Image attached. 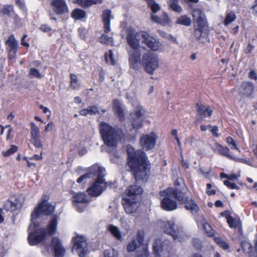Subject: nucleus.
I'll return each mask as SVG.
<instances>
[{
    "label": "nucleus",
    "instance_id": "38",
    "mask_svg": "<svg viewBox=\"0 0 257 257\" xmlns=\"http://www.w3.org/2000/svg\"><path fill=\"white\" fill-rule=\"evenodd\" d=\"M31 125V132L30 135L31 138H36L40 137V131L38 127H37L34 122H31L30 123Z\"/></svg>",
    "mask_w": 257,
    "mask_h": 257
},
{
    "label": "nucleus",
    "instance_id": "23",
    "mask_svg": "<svg viewBox=\"0 0 257 257\" xmlns=\"http://www.w3.org/2000/svg\"><path fill=\"white\" fill-rule=\"evenodd\" d=\"M73 201L74 205L77 210L82 212L86 207L85 203H88L89 200L84 193H79L74 195Z\"/></svg>",
    "mask_w": 257,
    "mask_h": 257
},
{
    "label": "nucleus",
    "instance_id": "28",
    "mask_svg": "<svg viewBox=\"0 0 257 257\" xmlns=\"http://www.w3.org/2000/svg\"><path fill=\"white\" fill-rule=\"evenodd\" d=\"M107 229L116 239L120 241L123 240V235L118 227L112 224H109L107 226Z\"/></svg>",
    "mask_w": 257,
    "mask_h": 257
},
{
    "label": "nucleus",
    "instance_id": "24",
    "mask_svg": "<svg viewBox=\"0 0 257 257\" xmlns=\"http://www.w3.org/2000/svg\"><path fill=\"white\" fill-rule=\"evenodd\" d=\"M142 38L143 42L146 44L147 47L152 51H157L159 46L158 43L153 41V38L147 32H142Z\"/></svg>",
    "mask_w": 257,
    "mask_h": 257
},
{
    "label": "nucleus",
    "instance_id": "2",
    "mask_svg": "<svg viewBox=\"0 0 257 257\" xmlns=\"http://www.w3.org/2000/svg\"><path fill=\"white\" fill-rule=\"evenodd\" d=\"M98 127L100 135L105 145V151L115 158L119 159L120 155L117 148L123 134L122 130L104 121L100 122Z\"/></svg>",
    "mask_w": 257,
    "mask_h": 257
},
{
    "label": "nucleus",
    "instance_id": "59",
    "mask_svg": "<svg viewBox=\"0 0 257 257\" xmlns=\"http://www.w3.org/2000/svg\"><path fill=\"white\" fill-rule=\"evenodd\" d=\"M251 10L252 11L251 13L253 15L256 16L257 15V0H255L252 6L251 7Z\"/></svg>",
    "mask_w": 257,
    "mask_h": 257
},
{
    "label": "nucleus",
    "instance_id": "14",
    "mask_svg": "<svg viewBox=\"0 0 257 257\" xmlns=\"http://www.w3.org/2000/svg\"><path fill=\"white\" fill-rule=\"evenodd\" d=\"M142 32H136L134 28H130L126 33V42L132 50H139L140 41L142 37Z\"/></svg>",
    "mask_w": 257,
    "mask_h": 257
},
{
    "label": "nucleus",
    "instance_id": "33",
    "mask_svg": "<svg viewBox=\"0 0 257 257\" xmlns=\"http://www.w3.org/2000/svg\"><path fill=\"white\" fill-rule=\"evenodd\" d=\"M148 7L151 10L152 14H155L161 10V7L155 0H145Z\"/></svg>",
    "mask_w": 257,
    "mask_h": 257
},
{
    "label": "nucleus",
    "instance_id": "40",
    "mask_svg": "<svg viewBox=\"0 0 257 257\" xmlns=\"http://www.w3.org/2000/svg\"><path fill=\"white\" fill-rule=\"evenodd\" d=\"M78 80L77 76L74 74H70V87L73 89H77L79 87L78 83Z\"/></svg>",
    "mask_w": 257,
    "mask_h": 257
},
{
    "label": "nucleus",
    "instance_id": "61",
    "mask_svg": "<svg viewBox=\"0 0 257 257\" xmlns=\"http://www.w3.org/2000/svg\"><path fill=\"white\" fill-rule=\"evenodd\" d=\"M248 77L251 79H253V80H256L257 79L256 73L253 70H251V71H250V72H249V73L248 74Z\"/></svg>",
    "mask_w": 257,
    "mask_h": 257
},
{
    "label": "nucleus",
    "instance_id": "25",
    "mask_svg": "<svg viewBox=\"0 0 257 257\" xmlns=\"http://www.w3.org/2000/svg\"><path fill=\"white\" fill-rule=\"evenodd\" d=\"M112 109L115 114L119 120L122 121L124 119L125 113L122 108L120 101L118 99H114L112 102Z\"/></svg>",
    "mask_w": 257,
    "mask_h": 257
},
{
    "label": "nucleus",
    "instance_id": "19",
    "mask_svg": "<svg viewBox=\"0 0 257 257\" xmlns=\"http://www.w3.org/2000/svg\"><path fill=\"white\" fill-rule=\"evenodd\" d=\"M196 113V121L201 122L202 120L207 116L210 117L213 113V110L209 106L206 107L200 102H197L195 104Z\"/></svg>",
    "mask_w": 257,
    "mask_h": 257
},
{
    "label": "nucleus",
    "instance_id": "44",
    "mask_svg": "<svg viewBox=\"0 0 257 257\" xmlns=\"http://www.w3.org/2000/svg\"><path fill=\"white\" fill-rule=\"evenodd\" d=\"M118 252L114 249L109 248L104 251V257H117Z\"/></svg>",
    "mask_w": 257,
    "mask_h": 257
},
{
    "label": "nucleus",
    "instance_id": "6",
    "mask_svg": "<svg viewBox=\"0 0 257 257\" xmlns=\"http://www.w3.org/2000/svg\"><path fill=\"white\" fill-rule=\"evenodd\" d=\"M143 192V189L138 185L131 186L126 190L127 197L123 199V207L125 212L128 214H134L138 210L139 203L137 201V196Z\"/></svg>",
    "mask_w": 257,
    "mask_h": 257
},
{
    "label": "nucleus",
    "instance_id": "45",
    "mask_svg": "<svg viewBox=\"0 0 257 257\" xmlns=\"http://www.w3.org/2000/svg\"><path fill=\"white\" fill-rule=\"evenodd\" d=\"M99 42L103 44H110L113 42V39L112 37H108L105 34H102L99 38Z\"/></svg>",
    "mask_w": 257,
    "mask_h": 257
},
{
    "label": "nucleus",
    "instance_id": "16",
    "mask_svg": "<svg viewBox=\"0 0 257 257\" xmlns=\"http://www.w3.org/2000/svg\"><path fill=\"white\" fill-rule=\"evenodd\" d=\"M127 161H149L148 157L143 150H136L131 145L126 147Z\"/></svg>",
    "mask_w": 257,
    "mask_h": 257
},
{
    "label": "nucleus",
    "instance_id": "47",
    "mask_svg": "<svg viewBox=\"0 0 257 257\" xmlns=\"http://www.w3.org/2000/svg\"><path fill=\"white\" fill-rule=\"evenodd\" d=\"M74 3L78 4L83 8H86L92 6L91 0H76Z\"/></svg>",
    "mask_w": 257,
    "mask_h": 257
},
{
    "label": "nucleus",
    "instance_id": "36",
    "mask_svg": "<svg viewBox=\"0 0 257 257\" xmlns=\"http://www.w3.org/2000/svg\"><path fill=\"white\" fill-rule=\"evenodd\" d=\"M12 12H14V8L11 5H5L3 8L0 9V14L4 16L10 17Z\"/></svg>",
    "mask_w": 257,
    "mask_h": 257
},
{
    "label": "nucleus",
    "instance_id": "51",
    "mask_svg": "<svg viewBox=\"0 0 257 257\" xmlns=\"http://www.w3.org/2000/svg\"><path fill=\"white\" fill-rule=\"evenodd\" d=\"M226 142L229 145L231 146V148L232 149H237V144L232 138L231 137H228L226 138Z\"/></svg>",
    "mask_w": 257,
    "mask_h": 257
},
{
    "label": "nucleus",
    "instance_id": "46",
    "mask_svg": "<svg viewBox=\"0 0 257 257\" xmlns=\"http://www.w3.org/2000/svg\"><path fill=\"white\" fill-rule=\"evenodd\" d=\"M88 114L91 115L99 114L100 112L98 110V107L96 105H90L87 107Z\"/></svg>",
    "mask_w": 257,
    "mask_h": 257
},
{
    "label": "nucleus",
    "instance_id": "30",
    "mask_svg": "<svg viewBox=\"0 0 257 257\" xmlns=\"http://www.w3.org/2000/svg\"><path fill=\"white\" fill-rule=\"evenodd\" d=\"M71 16L75 21L81 20L87 16L86 12L79 8L74 9L71 12Z\"/></svg>",
    "mask_w": 257,
    "mask_h": 257
},
{
    "label": "nucleus",
    "instance_id": "3",
    "mask_svg": "<svg viewBox=\"0 0 257 257\" xmlns=\"http://www.w3.org/2000/svg\"><path fill=\"white\" fill-rule=\"evenodd\" d=\"M161 197V207L167 211H172L177 208L176 200L180 203H183L185 199V194L178 192L172 187H169L160 192Z\"/></svg>",
    "mask_w": 257,
    "mask_h": 257
},
{
    "label": "nucleus",
    "instance_id": "64",
    "mask_svg": "<svg viewBox=\"0 0 257 257\" xmlns=\"http://www.w3.org/2000/svg\"><path fill=\"white\" fill-rule=\"evenodd\" d=\"M254 46H253L251 44H250V43H249L245 49V53L246 54L250 53L252 51V50L254 49Z\"/></svg>",
    "mask_w": 257,
    "mask_h": 257
},
{
    "label": "nucleus",
    "instance_id": "53",
    "mask_svg": "<svg viewBox=\"0 0 257 257\" xmlns=\"http://www.w3.org/2000/svg\"><path fill=\"white\" fill-rule=\"evenodd\" d=\"M32 144L36 148H39L42 147L41 142L40 139V137L31 138Z\"/></svg>",
    "mask_w": 257,
    "mask_h": 257
},
{
    "label": "nucleus",
    "instance_id": "5",
    "mask_svg": "<svg viewBox=\"0 0 257 257\" xmlns=\"http://www.w3.org/2000/svg\"><path fill=\"white\" fill-rule=\"evenodd\" d=\"M126 169L131 171L137 182H146L150 175V164L148 162H127Z\"/></svg>",
    "mask_w": 257,
    "mask_h": 257
},
{
    "label": "nucleus",
    "instance_id": "26",
    "mask_svg": "<svg viewBox=\"0 0 257 257\" xmlns=\"http://www.w3.org/2000/svg\"><path fill=\"white\" fill-rule=\"evenodd\" d=\"M111 11L109 9L103 11L102 13V22L104 24V32L108 33L110 31V17Z\"/></svg>",
    "mask_w": 257,
    "mask_h": 257
},
{
    "label": "nucleus",
    "instance_id": "54",
    "mask_svg": "<svg viewBox=\"0 0 257 257\" xmlns=\"http://www.w3.org/2000/svg\"><path fill=\"white\" fill-rule=\"evenodd\" d=\"M192 243L194 246L197 249H200L201 247L202 243L201 240L198 238H193Z\"/></svg>",
    "mask_w": 257,
    "mask_h": 257
},
{
    "label": "nucleus",
    "instance_id": "35",
    "mask_svg": "<svg viewBox=\"0 0 257 257\" xmlns=\"http://www.w3.org/2000/svg\"><path fill=\"white\" fill-rule=\"evenodd\" d=\"M96 174V172H93L91 171V167L90 168V171L89 173L85 174L81 176H80L79 178H78L77 180V182L78 183H81L82 182H85L88 179L93 178L95 174Z\"/></svg>",
    "mask_w": 257,
    "mask_h": 257
},
{
    "label": "nucleus",
    "instance_id": "55",
    "mask_svg": "<svg viewBox=\"0 0 257 257\" xmlns=\"http://www.w3.org/2000/svg\"><path fill=\"white\" fill-rule=\"evenodd\" d=\"M40 30L44 33H47L52 30V28L47 24H42L40 27Z\"/></svg>",
    "mask_w": 257,
    "mask_h": 257
},
{
    "label": "nucleus",
    "instance_id": "1",
    "mask_svg": "<svg viewBox=\"0 0 257 257\" xmlns=\"http://www.w3.org/2000/svg\"><path fill=\"white\" fill-rule=\"evenodd\" d=\"M55 206L46 201L40 202L31 213V223L29 228L28 238L30 245H36L44 240L48 235L54 234L57 226V218H52L47 229L40 228L35 224V220L43 215H49L54 212Z\"/></svg>",
    "mask_w": 257,
    "mask_h": 257
},
{
    "label": "nucleus",
    "instance_id": "43",
    "mask_svg": "<svg viewBox=\"0 0 257 257\" xmlns=\"http://www.w3.org/2000/svg\"><path fill=\"white\" fill-rule=\"evenodd\" d=\"M215 242L223 249H227L229 248L228 244L223 240L221 238L219 237H215L214 238Z\"/></svg>",
    "mask_w": 257,
    "mask_h": 257
},
{
    "label": "nucleus",
    "instance_id": "4",
    "mask_svg": "<svg viewBox=\"0 0 257 257\" xmlns=\"http://www.w3.org/2000/svg\"><path fill=\"white\" fill-rule=\"evenodd\" d=\"M203 11L198 8L192 11V15L193 19L196 20L197 25H194V36L196 40L200 43L204 44L210 42L209 30L206 25V22L203 18Z\"/></svg>",
    "mask_w": 257,
    "mask_h": 257
},
{
    "label": "nucleus",
    "instance_id": "32",
    "mask_svg": "<svg viewBox=\"0 0 257 257\" xmlns=\"http://www.w3.org/2000/svg\"><path fill=\"white\" fill-rule=\"evenodd\" d=\"M175 24L186 27H189L192 24V20L187 15H182L177 19Z\"/></svg>",
    "mask_w": 257,
    "mask_h": 257
},
{
    "label": "nucleus",
    "instance_id": "27",
    "mask_svg": "<svg viewBox=\"0 0 257 257\" xmlns=\"http://www.w3.org/2000/svg\"><path fill=\"white\" fill-rule=\"evenodd\" d=\"M151 19L154 22L162 26H165L170 22L168 15L166 12H164L161 17H158L156 14H151Z\"/></svg>",
    "mask_w": 257,
    "mask_h": 257
},
{
    "label": "nucleus",
    "instance_id": "29",
    "mask_svg": "<svg viewBox=\"0 0 257 257\" xmlns=\"http://www.w3.org/2000/svg\"><path fill=\"white\" fill-rule=\"evenodd\" d=\"M154 251L157 257H160L162 255H165L164 257H167L165 253V246H163L162 242L160 239L156 240L153 245Z\"/></svg>",
    "mask_w": 257,
    "mask_h": 257
},
{
    "label": "nucleus",
    "instance_id": "12",
    "mask_svg": "<svg viewBox=\"0 0 257 257\" xmlns=\"http://www.w3.org/2000/svg\"><path fill=\"white\" fill-rule=\"evenodd\" d=\"M42 252L45 255L54 252L55 257H63L65 249L62 246L61 242L58 238L54 237L52 240V246L45 247Z\"/></svg>",
    "mask_w": 257,
    "mask_h": 257
},
{
    "label": "nucleus",
    "instance_id": "20",
    "mask_svg": "<svg viewBox=\"0 0 257 257\" xmlns=\"http://www.w3.org/2000/svg\"><path fill=\"white\" fill-rule=\"evenodd\" d=\"M50 5L54 13L56 15H62L69 12L65 0H52Z\"/></svg>",
    "mask_w": 257,
    "mask_h": 257
},
{
    "label": "nucleus",
    "instance_id": "34",
    "mask_svg": "<svg viewBox=\"0 0 257 257\" xmlns=\"http://www.w3.org/2000/svg\"><path fill=\"white\" fill-rule=\"evenodd\" d=\"M216 148L218 152L221 155L226 157L229 159H232V157L229 155V149L227 147H223V146L218 144Z\"/></svg>",
    "mask_w": 257,
    "mask_h": 257
},
{
    "label": "nucleus",
    "instance_id": "39",
    "mask_svg": "<svg viewBox=\"0 0 257 257\" xmlns=\"http://www.w3.org/2000/svg\"><path fill=\"white\" fill-rule=\"evenodd\" d=\"M236 18L235 14L233 12H230L227 14L223 22L224 25L225 26L229 25L235 20Z\"/></svg>",
    "mask_w": 257,
    "mask_h": 257
},
{
    "label": "nucleus",
    "instance_id": "56",
    "mask_svg": "<svg viewBox=\"0 0 257 257\" xmlns=\"http://www.w3.org/2000/svg\"><path fill=\"white\" fill-rule=\"evenodd\" d=\"M227 222L230 227L235 228L237 226L236 220L232 217H228Z\"/></svg>",
    "mask_w": 257,
    "mask_h": 257
},
{
    "label": "nucleus",
    "instance_id": "15",
    "mask_svg": "<svg viewBox=\"0 0 257 257\" xmlns=\"http://www.w3.org/2000/svg\"><path fill=\"white\" fill-rule=\"evenodd\" d=\"M72 251L78 254L79 257H85L88 252L87 243L85 238L77 235L74 238Z\"/></svg>",
    "mask_w": 257,
    "mask_h": 257
},
{
    "label": "nucleus",
    "instance_id": "13",
    "mask_svg": "<svg viewBox=\"0 0 257 257\" xmlns=\"http://www.w3.org/2000/svg\"><path fill=\"white\" fill-rule=\"evenodd\" d=\"M158 139L157 135L154 132L143 135L140 139V144L143 150L147 151L153 149Z\"/></svg>",
    "mask_w": 257,
    "mask_h": 257
},
{
    "label": "nucleus",
    "instance_id": "21",
    "mask_svg": "<svg viewBox=\"0 0 257 257\" xmlns=\"http://www.w3.org/2000/svg\"><path fill=\"white\" fill-rule=\"evenodd\" d=\"M7 45V50L8 51V57L9 59H13L16 58L18 51V43L14 35H11L6 42Z\"/></svg>",
    "mask_w": 257,
    "mask_h": 257
},
{
    "label": "nucleus",
    "instance_id": "50",
    "mask_svg": "<svg viewBox=\"0 0 257 257\" xmlns=\"http://www.w3.org/2000/svg\"><path fill=\"white\" fill-rule=\"evenodd\" d=\"M18 150V147L15 145H12L11 148L6 152H3V155L5 157L9 156L14 153L16 152Z\"/></svg>",
    "mask_w": 257,
    "mask_h": 257
},
{
    "label": "nucleus",
    "instance_id": "62",
    "mask_svg": "<svg viewBox=\"0 0 257 257\" xmlns=\"http://www.w3.org/2000/svg\"><path fill=\"white\" fill-rule=\"evenodd\" d=\"M218 131V128L216 125H214L211 130V133L212 134L213 136L216 137H218V134H217Z\"/></svg>",
    "mask_w": 257,
    "mask_h": 257
},
{
    "label": "nucleus",
    "instance_id": "7",
    "mask_svg": "<svg viewBox=\"0 0 257 257\" xmlns=\"http://www.w3.org/2000/svg\"><path fill=\"white\" fill-rule=\"evenodd\" d=\"M91 171L96 172L94 176H97V180L87 190L88 194L92 196H99L106 188V182L103 177L106 175L105 169L97 165L91 167Z\"/></svg>",
    "mask_w": 257,
    "mask_h": 257
},
{
    "label": "nucleus",
    "instance_id": "41",
    "mask_svg": "<svg viewBox=\"0 0 257 257\" xmlns=\"http://www.w3.org/2000/svg\"><path fill=\"white\" fill-rule=\"evenodd\" d=\"M241 245L242 249L247 253H251L254 250L252 244L247 241H242L241 243Z\"/></svg>",
    "mask_w": 257,
    "mask_h": 257
},
{
    "label": "nucleus",
    "instance_id": "9",
    "mask_svg": "<svg viewBox=\"0 0 257 257\" xmlns=\"http://www.w3.org/2000/svg\"><path fill=\"white\" fill-rule=\"evenodd\" d=\"M144 110L142 106H137L136 110L130 113L131 119L132 128L130 132L134 131L132 133L131 138L132 139H135L137 137L138 131L143 126L144 119L143 116L144 115Z\"/></svg>",
    "mask_w": 257,
    "mask_h": 257
},
{
    "label": "nucleus",
    "instance_id": "31",
    "mask_svg": "<svg viewBox=\"0 0 257 257\" xmlns=\"http://www.w3.org/2000/svg\"><path fill=\"white\" fill-rule=\"evenodd\" d=\"M183 203L185 204V208L187 210L192 212H196L198 210V207L193 200L188 197H186L185 195L184 202Z\"/></svg>",
    "mask_w": 257,
    "mask_h": 257
},
{
    "label": "nucleus",
    "instance_id": "11",
    "mask_svg": "<svg viewBox=\"0 0 257 257\" xmlns=\"http://www.w3.org/2000/svg\"><path fill=\"white\" fill-rule=\"evenodd\" d=\"M144 237L142 236L141 233L138 232L137 236L133 240L128 243L127 246V250L128 252H132L137 250L138 252L142 251L139 254L138 256L148 257V251L147 246L143 243Z\"/></svg>",
    "mask_w": 257,
    "mask_h": 257
},
{
    "label": "nucleus",
    "instance_id": "8",
    "mask_svg": "<svg viewBox=\"0 0 257 257\" xmlns=\"http://www.w3.org/2000/svg\"><path fill=\"white\" fill-rule=\"evenodd\" d=\"M159 225L164 232L171 235L175 240L182 242L188 237L182 228L176 227L173 220L160 221Z\"/></svg>",
    "mask_w": 257,
    "mask_h": 257
},
{
    "label": "nucleus",
    "instance_id": "60",
    "mask_svg": "<svg viewBox=\"0 0 257 257\" xmlns=\"http://www.w3.org/2000/svg\"><path fill=\"white\" fill-rule=\"evenodd\" d=\"M16 4L21 10H24L26 8L25 4L22 0H16Z\"/></svg>",
    "mask_w": 257,
    "mask_h": 257
},
{
    "label": "nucleus",
    "instance_id": "48",
    "mask_svg": "<svg viewBox=\"0 0 257 257\" xmlns=\"http://www.w3.org/2000/svg\"><path fill=\"white\" fill-rule=\"evenodd\" d=\"M29 75L31 77H34L41 79L43 77V75L40 73L39 71L36 68H31Z\"/></svg>",
    "mask_w": 257,
    "mask_h": 257
},
{
    "label": "nucleus",
    "instance_id": "10",
    "mask_svg": "<svg viewBox=\"0 0 257 257\" xmlns=\"http://www.w3.org/2000/svg\"><path fill=\"white\" fill-rule=\"evenodd\" d=\"M158 56L152 52L145 53L142 59V64L145 71L150 75H152L159 66Z\"/></svg>",
    "mask_w": 257,
    "mask_h": 257
},
{
    "label": "nucleus",
    "instance_id": "18",
    "mask_svg": "<svg viewBox=\"0 0 257 257\" xmlns=\"http://www.w3.org/2000/svg\"><path fill=\"white\" fill-rule=\"evenodd\" d=\"M254 87L253 83L247 81H243L239 87L238 93L242 97L251 98L252 97Z\"/></svg>",
    "mask_w": 257,
    "mask_h": 257
},
{
    "label": "nucleus",
    "instance_id": "37",
    "mask_svg": "<svg viewBox=\"0 0 257 257\" xmlns=\"http://www.w3.org/2000/svg\"><path fill=\"white\" fill-rule=\"evenodd\" d=\"M169 4V7L174 12L181 13L182 11V7L179 5V0H173Z\"/></svg>",
    "mask_w": 257,
    "mask_h": 257
},
{
    "label": "nucleus",
    "instance_id": "49",
    "mask_svg": "<svg viewBox=\"0 0 257 257\" xmlns=\"http://www.w3.org/2000/svg\"><path fill=\"white\" fill-rule=\"evenodd\" d=\"M203 227L206 231V233L210 236H212L214 234V230L212 228L211 226L208 223L205 222Z\"/></svg>",
    "mask_w": 257,
    "mask_h": 257
},
{
    "label": "nucleus",
    "instance_id": "63",
    "mask_svg": "<svg viewBox=\"0 0 257 257\" xmlns=\"http://www.w3.org/2000/svg\"><path fill=\"white\" fill-rule=\"evenodd\" d=\"M105 78V72L102 69H101L99 72V81L102 82Z\"/></svg>",
    "mask_w": 257,
    "mask_h": 257
},
{
    "label": "nucleus",
    "instance_id": "42",
    "mask_svg": "<svg viewBox=\"0 0 257 257\" xmlns=\"http://www.w3.org/2000/svg\"><path fill=\"white\" fill-rule=\"evenodd\" d=\"M104 58L106 62L108 63L110 61L111 64L113 66L115 64V61L113 58V52L111 50H109L108 52H105Z\"/></svg>",
    "mask_w": 257,
    "mask_h": 257
},
{
    "label": "nucleus",
    "instance_id": "57",
    "mask_svg": "<svg viewBox=\"0 0 257 257\" xmlns=\"http://www.w3.org/2000/svg\"><path fill=\"white\" fill-rule=\"evenodd\" d=\"M6 127H9V128L8 130V131L7 133V136H6V139L7 140H9L10 139H12L14 137L13 133V130L12 127H10L9 125L6 126Z\"/></svg>",
    "mask_w": 257,
    "mask_h": 257
},
{
    "label": "nucleus",
    "instance_id": "52",
    "mask_svg": "<svg viewBox=\"0 0 257 257\" xmlns=\"http://www.w3.org/2000/svg\"><path fill=\"white\" fill-rule=\"evenodd\" d=\"M224 184L231 189H239V187L238 186L234 183H231L227 180H225L223 182Z\"/></svg>",
    "mask_w": 257,
    "mask_h": 257
},
{
    "label": "nucleus",
    "instance_id": "17",
    "mask_svg": "<svg viewBox=\"0 0 257 257\" xmlns=\"http://www.w3.org/2000/svg\"><path fill=\"white\" fill-rule=\"evenodd\" d=\"M23 204V201L20 197L12 196L6 201L4 208L7 211L14 212L20 209Z\"/></svg>",
    "mask_w": 257,
    "mask_h": 257
},
{
    "label": "nucleus",
    "instance_id": "22",
    "mask_svg": "<svg viewBox=\"0 0 257 257\" xmlns=\"http://www.w3.org/2000/svg\"><path fill=\"white\" fill-rule=\"evenodd\" d=\"M128 64L130 67L135 70L140 68L141 53L139 50H130L128 52Z\"/></svg>",
    "mask_w": 257,
    "mask_h": 257
},
{
    "label": "nucleus",
    "instance_id": "58",
    "mask_svg": "<svg viewBox=\"0 0 257 257\" xmlns=\"http://www.w3.org/2000/svg\"><path fill=\"white\" fill-rule=\"evenodd\" d=\"M212 185L208 183L207 184L206 193L209 195H214L215 194V190H211Z\"/></svg>",
    "mask_w": 257,
    "mask_h": 257
}]
</instances>
